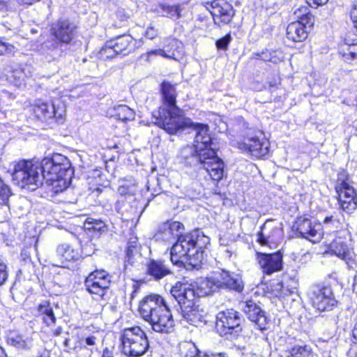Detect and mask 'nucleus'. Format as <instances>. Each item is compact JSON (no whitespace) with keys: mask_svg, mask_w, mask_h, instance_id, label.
I'll list each match as a JSON object with an SVG mask.
<instances>
[{"mask_svg":"<svg viewBox=\"0 0 357 357\" xmlns=\"http://www.w3.org/2000/svg\"><path fill=\"white\" fill-rule=\"evenodd\" d=\"M186 128H192L195 132V143L181 149L178 159L186 167H194L197 170L196 178L202 181L208 178L218 182L224 176L225 164L215 151L213 139L208 133L207 124L194 123Z\"/></svg>","mask_w":357,"mask_h":357,"instance_id":"nucleus-1","label":"nucleus"},{"mask_svg":"<svg viewBox=\"0 0 357 357\" xmlns=\"http://www.w3.org/2000/svg\"><path fill=\"white\" fill-rule=\"evenodd\" d=\"M162 105L153 112L154 123L170 135H174L192 125V121L184 116L183 110L176 105L175 86L164 81L160 84Z\"/></svg>","mask_w":357,"mask_h":357,"instance_id":"nucleus-2","label":"nucleus"},{"mask_svg":"<svg viewBox=\"0 0 357 357\" xmlns=\"http://www.w3.org/2000/svg\"><path fill=\"white\" fill-rule=\"evenodd\" d=\"M77 25L68 18H60L51 24L50 37L40 47V52L47 59L57 60L70 51L77 34Z\"/></svg>","mask_w":357,"mask_h":357,"instance_id":"nucleus-3","label":"nucleus"},{"mask_svg":"<svg viewBox=\"0 0 357 357\" xmlns=\"http://www.w3.org/2000/svg\"><path fill=\"white\" fill-rule=\"evenodd\" d=\"M208 242L209 238L199 230L182 234L171 248L170 259L172 264L179 267L186 263L197 266L204 259V248Z\"/></svg>","mask_w":357,"mask_h":357,"instance_id":"nucleus-4","label":"nucleus"},{"mask_svg":"<svg viewBox=\"0 0 357 357\" xmlns=\"http://www.w3.org/2000/svg\"><path fill=\"white\" fill-rule=\"evenodd\" d=\"M139 312L155 332L170 333L174 331L175 322L170 304L160 295L151 294L144 297L139 303Z\"/></svg>","mask_w":357,"mask_h":357,"instance_id":"nucleus-5","label":"nucleus"},{"mask_svg":"<svg viewBox=\"0 0 357 357\" xmlns=\"http://www.w3.org/2000/svg\"><path fill=\"white\" fill-rule=\"evenodd\" d=\"M41 173L44 174L45 181L52 187L55 194L63 192L70 185L74 174L70 160L60 153H54L46 157L40 162Z\"/></svg>","mask_w":357,"mask_h":357,"instance_id":"nucleus-6","label":"nucleus"},{"mask_svg":"<svg viewBox=\"0 0 357 357\" xmlns=\"http://www.w3.org/2000/svg\"><path fill=\"white\" fill-rule=\"evenodd\" d=\"M13 181L22 188L35 190L43 185L44 174L41 173L40 165L33 164L31 160H22L13 162Z\"/></svg>","mask_w":357,"mask_h":357,"instance_id":"nucleus-7","label":"nucleus"},{"mask_svg":"<svg viewBox=\"0 0 357 357\" xmlns=\"http://www.w3.org/2000/svg\"><path fill=\"white\" fill-rule=\"evenodd\" d=\"M208 288L205 294H210L221 289L233 290L238 293L243 291L244 284L241 275L234 272H229L224 269L213 271L202 282Z\"/></svg>","mask_w":357,"mask_h":357,"instance_id":"nucleus-8","label":"nucleus"},{"mask_svg":"<svg viewBox=\"0 0 357 357\" xmlns=\"http://www.w3.org/2000/svg\"><path fill=\"white\" fill-rule=\"evenodd\" d=\"M121 339L123 352L128 357H141L150 349L146 333L139 326L124 329Z\"/></svg>","mask_w":357,"mask_h":357,"instance_id":"nucleus-9","label":"nucleus"},{"mask_svg":"<svg viewBox=\"0 0 357 357\" xmlns=\"http://www.w3.org/2000/svg\"><path fill=\"white\" fill-rule=\"evenodd\" d=\"M242 314L234 309L219 312L216 315L215 328L220 336L227 340L236 339L242 332Z\"/></svg>","mask_w":357,"mask_h":357,"instance_id":"nucleus-10","label":"nucleus"},{"mask_svg":"<svg viewBox=\"0 0 357 357\" xmlns=\"http://www.w3.org/2000/svg\"><path fill=\"white\" fill-rule=\"evenodd\" d=\"M312 306L319 312L333 310L337 305L331 287L323 284L312 285L307 293Z\"/></svg>","mask_w":357,"mask_h":357,"instance_id":"nucleus-11","label":"nucleus"},{"mask_svg":"<svg viewBox=\"0 0 357 357\" xmlns=\"http://www.w3.org/2000/svg\"><path fill=\"white\" fill-rule=\"evenodd\" d=\"M171 300L177 303L176 311L180 312L183 308L194 306L199 298L194 286L191 284L176 282L170 291Z\"/></svg>","mask_w":357,"mask_h":357,"instance_id":"nucleus-12","label":"nucleus"},{"mask_svg":"<svg viewBox=\"0 0 357 357\" xmlns=\"http://www.w3.org/2000/svg\"><path fill=\"white\" fill-rule=\"evenodd\" d=\"M33 112L42 121L54 119L60 124L63 122L66 109L59 100L47 102L39 100L34 105Z\"/></svg>","mask_w":357,"mask_h":357,"instance_id":"nucleus-13","label":"nucleus"},{"mask_svg":"<svg viewBox=\"0 0 357 357\" xmlns=\"http://www.w3.org/2000/svg\"><path fill=\"white\" fill-rule=\"evenodd\" d=\"M300 236L315 243L323 237V229L321 223L306 215L298 217L294 226Z\"/></svg>","mask_w":357,"mask_h":357,"instance_id":"nucleus-14","label":"nucleus"},{"mask_svg":"<svg viewBox=\"0 0 357 357\" xmlns=\"http://www.w3.org/2000/svg\"><path fill=\"white\" fill-rule=\"evenodd\" d=\"M259 136L247 137L243 142L238 143V148L243 151L249 153L256 158L266 156L269 151V142L259 132Z\"/></svg>","mask_w":357,"mask_h":357,"instance_id":"nucleus-15","label":"nucleus"},{"mask_svg":"<svg viewBox=\"0 0 357 357\" xmlns=\"http://www.w3.org/2000/svg\"><path fill=\"white\" fill-rule=\"evenodd\" d=\"M213 16L215 24L221 26L228 24L235 15L231 4L225 0H214L207 8Z\"/></svg>","mask_w":357,"mask_h":357,"instance_id":"nucleus-16","label":"nucleus"},{"mask_svg":"<svg viewBox=\"0 0 357 357\" xmlns=\"http://www.w3.org/2000/svg\"><path fill=\"white\" fill-rule=\"evenodd\" d=\"M242 309L248 319L255 324L257 329L264 331L268 328L270 319L266 312L254 301L249 300L243 303Z\"/></svg>","mask_w":357,"mask_h":357,"instance_id":"nucleus-17","label":"nucleus"},{"mask_svg":"<svg viewBox=\"0 0 357 357\" xmlns=\"http://www.w3.org/2000/svg\"><path fill=\"white\" fill-rule=\"evenodd\" d=\"M184 225L177 221H167L160 225L154 237L155 241L174 245L180 236L184 233Z\"/></svg>","mask_w":357,"mask_h":357,"instance_id":"nucleus-18","label":"nucleus"},{"mask_svg":"<svg viewBox=\"0 0 357 357\" xmlns=\"http://www.w3.org/2000/svg\"><path fill=\"white\" fill-rule=\"evenodd\" d=\"M282 230L272 220H266L257 233V241L262 246L276 245L281 240Z\"/></svg>","mask_w":357,"mask_h":357,"instance_id":"nucleus-19","label":"nucleus"},{"mask_svg":"<svg viewBox=\"0 0 357 357\" xmlns=\"http://www.w3.org/2000/svg\"><path fill=\"white\" fill-rule=\"evenodd\" d=\"M184 54L183 43L174 38H169L165 40L164 49L151 50L147 53V56L150 57L152 55H160L175 61H180Z\"/></svg>","mask_w":357,"mask_h":357,"instance_id":"nucleus-20","label":"nucleus"},{"mask_svg":"<svg viewBox=\"0 0 357 357\" xmlns=\"http://www.w3.org/2000/svg\"><path fill=\"white\" fill-rule=\"evenodd\" d=\"M257 260L263 272L267 275L282 268V255L279 252L273 254L257 252Z\"/></svg>","mask_w":357,"mask_h":357,"instance_id":"nucleus-21","label":"nucleus"},{"mask_svg":"<svg viewBox=\"0 0 357 357\" xmlns=\"http://www.w3.org/2000/svg\"><path fill=\"white\" fill-rule=\"evenodd\" d=\"M145 268L146 275L154 281H160L172 274L169 265L160 259H149L145 264Z\"/></svg>","mask_w":357,"mask_h":357,"instance_id":"nucleus-22","label":"nucleus"},{"mask_svg":"<svg viewBox=\"0 0 357 357\" xmlns=\"http://www.w3.org/2000/svg\"><path fill=\"white\" fill-rule=\"evenodd\" d=\"M312 27L303 22H291L287 27V38L294 43L303 42L307 38Z\"/></svg>","mask_w":357,"mask_h":357,"instance_id":"nucleus-23","label":"nucleus"},{"mask_svg":"<svg viewBox=\"0 0 357 357\" xmlns=\"http://www.w3.org/2000/svg\"><path fill=\"white\" fill-rule=\"evenodd\" d=\"M347 181V174L345 172L343 171L337 174L335 190L338 195V200L357 197L354 188Z\"/></svg>","mask_w":357,"mask_h":357,"instance_id":"nucleus-24","label":"nucleus"},{"mask_svg":"<svg viewBox=\"0 0 357 357\" xmlns=\"http://www.w3.org/2000/svg\"><path fill=\"white\" fill-rule=\"evenodd\" d=\"M112 40L121 57L129 54L136 49V40L129 34L117 36Z\"/></svg>","mask_w":357,"mask_h":357,"instance_id":"nucleus-25","label":"nucleus"},{"mask_svg":"<svg viewBox=\"0 0 357 357\" xmlns=\"http://www.w3.org/2000/svg\"><path fill=\"white\" fill-rule=\"evenodd\" d=\"M331 251L337 257L345 261L349 266L350 261H352V252L346 239L341 237L336 238L331 243Z\"/></svg>","mask_w":357,"mask_h":357,"instance_id":"nucleus-26","label":"nucleus"},{"mask_svg":"<svg viewBox=\"0 0 357 357\" xmlns=\"http://www.w3.org/2000/svg\"><path fill=\"white\" fill-rule=\"evenodd\" d=\"M179 313L188 323L195 326H199L206 322L204 311L199 309L196 303H194V306L181 310Z\"/></svg>","mask_w":357,"mask_h":357,"instance_id":"nucleus-27","label":"nucleus"},{"mask_svg":"<svg viewBox=\"0 0 357 357\" xmlns=\"http://www.w3.org/2000/svg\"><path fill=\"white\" fill-rule=\"evenodd\" d=\"M84 285L87 292L93 295V298L96 300L103 299L109 289V287L104 285V283L96 282L88 276L84 280Z\"/></svg>","mask_w":357,"mask_h":357,"instance_id":"nucleus-28","label":"nucleus"},{"mask_svg":"<svg viewBox=\"0 0 357 357\" xmlns=\"http://www.w3.org/2000/svg\"><path fill=\"white\" fill-rule=\"evenodd\" d=\"M6 342L18 350H29L31 340L15 331H10L7 335Z\"/></svg>","mask_w":357,"mask_h":357,"instance_id":"nucleus-29","label":"nucleus"},{"mask_svg":"<svg viewBox=\"0 0 357 357\" xmlns=\"http://www.w3.org/2000/svg\"><path fill=\"white\" fill-rule=\"evenodd\" d=\"M84 228L86 231L92 233L93 236H100L102 233L108 230L106 223L100 219L91 217L86 218L84 222Z\"/></svg>","mask_w":357,"mask_h":357,"instance_id":"nucleus-30","label":"nucleus"},{"mask_svg":"<svg viewBox=\"0 0 357 357\" xmlns=\"http://www.w3.org/2000/svg\"><path fill=\"white\" fill-rule=\"evenodd\" d=\"M37 309L38 316L41 317L43 323L47 326H52L56 324V318L49 301H43L38 305Z\"/></svg>","mask_w":357,"mask_h":357,"instance_id":"nucleus-31","label":"nucleus"},{"mask_svg":"<svg viewBox=\"0 0 357 357\" xmlns=\"http://www.w3.org/2000/svg\"><path fill=\"white\" fill-rule=\"evenodd\" d=\"M56 252L61 260L66 261L77 260L80 257L79 250L68 244L59 245Z\"/></svg>","mask_w":357,"mask_h":357,"instance_id":"nucleus-32","label":"nucleus"},{"mask_svg":"<svg viewBox=\"0 0 357 357\" xmlns=\"http://www.w3.org/2000/svg\"><path fill=\"white\" fill-rule=\"evenodd\" d=\"M137 191V183L132 176L123 179L118 188V192L122 196L132 197L135 195Z\"/></svg>","mask_w":357,"mask_h":357,"instance_id":"nucleus-33","label":"nucleus"},{"mask_svg":"<svg viewBox=\"0 0 357 357\" xmlns=\"http://www.w3.org/2000/svg\"><path fill=\"white\" fill-rule=\"evenodd\" d=\"M253 57L264 61L278 63L282 59V53L281 51L278 50H265L261 52L253 53Z\"/></svg>","mask_w":357,"mask_h":357,"instance_id":"nucleus-34","label":"nucleus"},{"mask_svg":"<svg viewBox=\"0 0 357 357\" xmlns=\"http://www.w3.org/2000/svg\"><path fill=\"white\" fill-rule=\"evenodd\" d=\"M113 116L122 121H131L135 119V113L128 106L120 105L114 107L112 110Z\"/></svg>","mask_w":357,"mask_h":357,"instance_id":"nucleus-35","label":"nucleus"},{"mask_svg":"<svg viewBox=\"0 0 357 357\" xmlns=\"http://www.w3.org/2000/svg\"><path fill=\"white\" fill-rule=\"evenodd\" d=\"M157 11L162 16L177 20L181 16L180 7L178 5H169L167 3H160Z\"/></svg>","mask_w":357,"mask_h":357,"instance_id":"nucleus-36","label":"nucleus"},{"mask_svg":"<svg viewBox=\"0 0 357 357\" xmlns=\"http://www.w3.org/2000/svg\"><path fill=\"white\" fill-rule=\"evenodd\" d=\"M294 15L298 19L297 22H303L308 24V26H313L314 24V16L310 13L307 6H301L294 11Z\"/></svg>","mask_w":357,"mask_h":357,"instance_id":"nucleus-37","label":"nucleus"},{"mask_svg":"<svg viewBox=\"0 0 357 357\" xmlns=\"http://www.w3.org/2000/svg\"><path fill=\"white\" fill-rule=\"evenodd\" d=\"M8 68V72L10 73V74L8 75V79L15 86H20L24 81V69L21 68L17 65L15 66H10Z\"/></svg>","mask_w":357,"mask_h":357,"instance_id":"nucleus-38","label":"nucleus"},{"mask_svg":"<svg viewBox=\"0 0 357 357\" xmlns=\"http://www.w3.org/2000/svg\"><path fill=\"white\" fill-rule=\"evenodd\" d=\"M99 57L102 59H111L119 56L118 50L114 47V42L111 40L107 41L105 46L100 50Z\"/></svg>","mask_w":357,"mask_h":357,"instance_id":"nucleus-39","label":"nucleus"},{"mask_svg":"<svg viewBox=\"0 0 357 357\" xmlns=\"http://www.w3.org/2000/svg\"><path fill=\"white\" fill-rule=\"evenodd\" d=\"M88 277L92 278V279L96 282L104 283V285L109 287L111 284V278L112 276L105 270L103 269H96L95 271L91 272Z\"/></svg>","mask_w":357,"mask_h":357,"instance_id":"nucleus-40","label":"nucleus"},{"mask_svg":"<svg viewBox=\"0 0 357 357\" xmlns=\"http://www.w3.org/2000/svg\"><path fill=\"white\" fill-rule=\"evenodd\" d=\"M292 357H314L311 347L308 345H296L290 351Z\"/></svg>","mask_w":357,"mask_h":357,"instance_id":"nucleus-41","label":"nucleus"},{"mask_svg":"<svg viewBox=\"0 0 357 357\" xmlns=\"http://www.w3.org/2000/svg\"><path fill=\"white\" fill-rule=\"evenodd\" d=\"M180 354L182 357H195L198 352L197 346L190 342L180 344Z\"/></svg>","mask_w":357,"mask_h":357,"instance_id":"nucleus-42","label":"nucleus"},{"mask_svg":"<svg viewBox=\"0 0 357 357\" xmlns=\"http://www.w3.org/2000/svg\"><path fill=\"white\" fill-rule=\"evenodd\" d=\"M338 201L342 208L347 213L351 212L357 207V197Z\"/></svg>","mask_w":357,"mask_h":357,"instance_id":"nucleus-43","label":"nucleus"},{"mask_svg":"<svg viewBox=\"0 0 357 357\" xmlns=\"http://www.w3.org/2000/svg\"><path fill=\"white\" fill-rule=\"evenodd\" d=\"M12 192L10 188L0 178V199L4 204H7Z\"/></svg>","mask_w":357,"mask_h":357,"instance_id":"nucleus-44","label":"nucleus"},{"mask_svg":"<svg viewBox=\"0 0 357 357\" xmlns=\"http://www.w3.org/2000/svg\"><path fill=\"white\" fill-rule=\"evenodd\" d=\"M98 338L94 335H89L86 337H82L79 342L81 343L82 345L89 347L93 351L97 346Z\"/></svg>","mask_w":357,"mask_h":357,"instance_id":"nucleus-45","label":"nucleus"},{"mask_svg":"<svg viewBox=\"0 0 357 357\" xmlns=\"http://www.w3.org/2000/svg\"><path fill=\"white\" fill-rule=\"evenodd\" d=\"M351 44L347 42L344 43L340 46L339 54L345 61H352V54H349L351 52Z\"/></svg>","mask_w":357,"mask_h":357,"instance_id":"nucleus-46","label":"nucleus"},{"mask_svg":"<svg viewBox=\"0 0 357 357\" xmlns=\"http://www.w3.org/2000/svg\"><path fill=\"white\" fill-rule=\"evenodd\" d=\"M77 357H91L93 351L87 347L82 345L81 343L78 342L74 348Z\"/></svg>","mask_w":357,"mask_h":357,"instance_id":"nucleus-47","label":"nucleus"},{"mask_svg":"<svg viewBox=\"0 0 357 357\" xmlns=\"http://www.w3.org/2000/svg\"><path fill=\"white\" fill-rule=\"evenodd\" d=\"M231 40V37L229 33L225 35L222 38L218 39L215 42V45L218 50H227L228 46Z\"/></svg>","mask_w":357,"mask_h":357,"instance_id":"nucleus-48","label":"nucleus"},{"mask_svg":"<svg viewBox=\"0 0 357 357\" xmlns=\"http://www.w3.org/2000/svg\"><path fill=\"white\" fill-rule=\"evenodd\" d=\"M14 47L8 43L0 40V54L12 52Z\"/></svg>","mask_w":357,"mask_h":357,"instance_id":"nucleus-49","label":"nucleus"},{"mask_svg":"<svg viewBox=\"0 0 357 357\" xmlns=\"http://www.w3.org/2000/svg\"><path fill=\"white\" fill-rule=\"evenodd\" d=\"M135 202H137V204L132 206L133 208V211L135 213H142L144 210V199H137L135 198Z\"/></svg>","mask_w":357,"mask_h":357,"instance_id":"nucleus-50","label":"nucleus"},{"mask_svg":"<svg viewBox=\"0 0 357 357\" xmlns=\"http://www.w3.org/2000/svg\"><path fill=\"white\" fill-rule=\"evenodd\" d=\"M158 35V30L155 29L153 26H149L144 33V36L146 38L152 40L155 38Z\"/></svg>","mask_w":357,"mask_h":357,"instance_id":"nucleus-51","label":"nucleus"},{"mask_svg":"<svg viewBox=\"0 0 357 357\" xmlns=\"http://www.w3.org/2000/svg\"><path fill=\"white\" fill-rule=\"evenodd\" d=\"M328 1V0H306L310 6L313 7L314 6L315 8L325 5Z\"/></svg>","mask_w":357,"mask_h":357,"instance_id":"nucleus-52","label":"nucleus"},{"mask_svg":"<svg viewBox=\"0 0 357 357\" xmlns=\"http://www.w3.org/2000/svg\"><path fill=\"white\" fill-rule=\"evenodd\" d=\"M136 256H134V255H126V257H125V266H126V268H127L128 266L130 265L131 266H132L134 265V264L135 263L136 261V258H135Z\"/></svg>","mask_w":357,"mask_h":357,"instance_id":"nucleus-53","label":"nucleus"},{"mask_svg":"<svg viewBox=\"0 0 357 357\" xmlns=\"http://www.w3.org/2000/svg\"><path fill=\"white\" fill-rule=\"evenodd\" d=\"M127 247L139 248V243L136 236H132L129 238Z\"/></svg>","mask_w":357,"mask_h":357,"instance_id":"nucleus-54","label":"nucleus"},{"mask_svg":"<svg viewBox=\"0 0 357 357\" xmlns=\"http://www.w3.org/2000/svg\"><path fill=\"white\" fill-rule=\"evenodd\" d=\"M351 50L349 54H352V61L357 59V43H351Z\"/></svg>","mask_w":357,"mask_h":357,"instance_id":"nucleus-55","label":"nucleus"},{"mask_svg":"<svg viewBox=\"0 0 357 357\" xmlns=\"http://www.w3.org/2000/svg\"><path fill=\"white\" fill-rule=\"evenodd\" d=\"M137 254H139V248L127 247L126 255L136 256Z\"/></svg>","mask_w":357,"mask_h":357,"instance_id":"nucleus-56","label":"nucleus"},{"mask_svg":"<svg viewBox=\"0 0 357 357\" xmlns=\"http://www.w3.org/2000/svg\"><path fill=\"white\" fill-rule=\"evenodd\" d=\"M351 19L352 21H357V2L354 6V9L351 12Z\"/></svg>","mask_w":357,"mask_h":357,"instance_id":"nucleus-57","label":"nucleus"},{"mask_svg":"<svg viewBox=\"0 0 357 357\" xmlns=\"http://www.w3.org/2000/svg\"><path fill=\"white\" fill-rule=\"evenodd\" d=\"M353 343L357 344V322L356 323L352 331Z\"/></svg>","mask_w":357,"mask_h":357,"instance_id":"nucleus-58","label":"nucleus"},{"mask_svg":"<svg viewBox=\"0 0 357 357\" xmlns=\"http://www.w3.org/2000/svg\"><path fill=\"white\" fill-rule=\"evenodd\" d=\"M335 222H336V220L332 215L326 216L324 220V223L326 225L330 223L334 224Z\"/></svg>","mask_w":357,"mask_h":357,"instance_id":"nucleus-59","label":"nucleus"},{"mask_svg":"<svg viewBox=\"0 0 357 357\" xmlns=\"http://www.w3.org/2000/svg\"><path fill=\"white\" fill-rule=\"evenodd\" d=\"M101 357H113V354L108 348H105L102 351Z\"/></svg>","mask_w":357,"mask_h":357,"instance_id":"nucleus-60","label":"nucleus"},{"mask_svg":"<svg viewBox=\"0 0 357 357\" xmlns=\"http://www.w3.org/2000/svg\"><path fill=\"white\" fill-rule=\"evenodd\" d=\"M38 1L39 0H17V1L21 4H27V5H31Z\"/></svg>","mask_w":357,"mask_h":357,"instance_id":"nucleus-61","label":"nucleus"},{"mask_svg":"<svg viewBox=\"0 0 357 357\" xmlns=\"http://www.w3.org/2000/svg\"><path fill=\"white\" fill-rule=\"evenodd\" d=\"M8 0H0V10L4 9L6 7Z\"/></svg>","mask_w":357,"mask_h":357,"instance_id":"nucleus-62","label":"nucleus"},{"mask_svg":"<svg viewBox=\"0 0 357 357\" xmlns=\"http://www.w3.org/2000/svg\"><path fill=\"white\" fill-rule=\"evenodd\" d=\"M195 357H210L206 354L203 353L200 350L198 349L197 354L195 356Z\"/></svg>","mask_w":357,"mask_h":357,"instance_id":"nucleus-63","label":"nucleus"},{"mask_svg":"<svg viewBox=\"0 0 357 357\" xmlns=\"http://www.w3.org/2000/svg\"><path fill=\"white\" fill-rule=\"evenodd\" d=\"M0 357H8L5 349L1 347H0Z\"/></svg>","mask_w":357,"mask_h":357,"instance_id":"nucleus-64","label":"nucleus"}]
</instances>
